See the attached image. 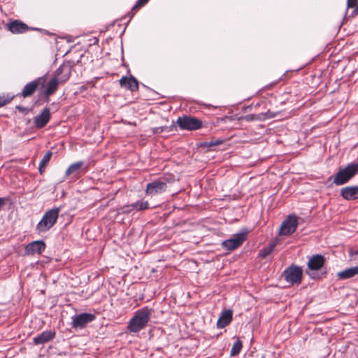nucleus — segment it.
Returning <instances> with one entry per match:
<instances>
[{
    "label": "nucleus",
    "instance_id": "nucleus-1",
    "mask_svg": "<svg viewBox=\"0 0 358 358\" xmlns=\"http://www.w3.org/2000/svg\"><path fill=\"white\" fill-rule=\"evenodd\" d=\"M307 257L308 261L306 273L313 280L325 277L327 273V270L322 271L325 264L324 257L320 254H316Z\"/></svg>",
    "mask_w": 358,
    "mask_h": 358
},
{
    "label": "nucleus",
    "instance_id": "nucleus-2",
    "mask_svg": "<svg viewBox=\"0 0 358 358\" xmlns=\"http://www.w3.org/2000/svg\"><path fill=\"white\" fill-rule=\"evenodd\" d=\"M151 313L152 309L148 306L136 311L128 323V331L131 333H138L143 329L150 319Z\"/></svg>",
    "mask_w": 358,
    "mask_h": 358
},
{
    "label": "nucleus",
    "instance_id": "nucleus-3",
    "mask_svg": "<svg viewBox=\"0 0 358 358\" xmlns=\"http://www.w3.org/2000/svg\"><path fill=\"white\" fill-rule=\"evenodd\" d=\"M60 211L61 207L53 208L47 210L36 224V231L41 234L49 231L56 224Z\"/></svg>",
    "mask_w": 358,
    "mask_h": 358
},
{
    "label": "nucleus",
    "instance_id": "nucleus-4",
    "mask_svg": "<svg viewBox=\"0 0 358 358\" xmlns=\"http://www.w3.org/2000/svg\"><path fill=\"white\" fill-rule=\"evenodd\" d=\"M358 173V163H351L344 169H340L336 174L334 183L336 185H342L348 182Z\"/></svg>",
    "mask_w": 358,
    "mask_h": 358
},
{
    "label": "nucleus",
    "instance_id": "nucleus-5",
    "mask_svg": "<svg viewBox=\"0 0 358 358\" xmlns=\"http://www.w3.org/2000/svg\"><path fill=\"white\" fill-rule=\"evenodd\" d=\"M282 275L290 285H299L302 281L303 269L300 266L292 264L284 270Z\"/></svg>",
    "mask_w": 358,
    "mask_h": 358
},
{
    "label": "nucleus",
    "instance_id": "nucleus-6",
    "mask_svg": "<svg viewBox=\"0 0 358 358\" xmlns=\"http://www.w3.org/2000/svg\"><path fill=\"white\" fill-rule=\"evenodd\" d=\"M248 231L243 229L239 232L234 234L231 237L222 242V246L227 250H233L241 246L247 239Z\"/></svg>",
    "mask_w": 358,
    "mask_h": 358
},
{
    "label": "nucleus",
    "instance_id": "nucleus-7",
    "mask_svg": "<svg viewBox=\"0 0 358 358\" xmlns=\"http://www.w3.org/2000/svg\"><path fill=\"white\" fill-rule=\"evenodd\" d=\"M176 123L181 129L188 131L199 129L202 126V122L199 119L188 115L179 117Z\"/></svg>",
    "mask_w": 358,
    "mask_h": 358
},
{
    "label": "nucleus",
    "instance_id": "nucleus-8",
    "mask_svg": "<svg viewBox=\"0 0 358 358\" xmlns=\"http://www.w3.org/2000/svg\"><path fill=\"white\" fill-rule=\"evenodd\" d=\"M298 227V217L294 214L289 215L287 218L282 222L279 235L289 236L294 234Z\"/></svg>",
    "mask_w": 358,
    "mask_h": 358
},
{
    "label": "nucleus",
    "instance_id": "nucleus-9",
    "mask_svg": "<svg viewBox=\"0 0 358 358\" xmlns=\"http://www.w3.org/2000/svg\"><path fill=\"white\" fill-rule=\"evenodd\" d=\"M96 318L94 314L83 313L78 315H74L71 317V327L76 329H83L87 324L93 322Z\"/></svg>",
    "mask_w": 358,
    "mask_h": 358
},
{
    "label": "nucleus",
    "instance_id": "nucleus-10",
    "mask_svg": "<svg viewBox=\"0 0 358 358\" xmlns=\"http://www.w3.org/2000/svg\"><path fill=\"white\" fill-rule=\"evenodd\" d=\"M166 189L164 182L157 179L147 184L145 192L147 195L154 196L166 192Z\"/></svg>",
    "mask_w": 358,
    "mask_h": 358
},
{
    "label": "nucleus",
    "instance_id": "nucleus-11",
    "mask_svg": "<svg viewBox=\"0 0 358 358\" xmlns=\"http://www.w3.org/2000/svg\"><path fill=\"white\" fill-rule=\"evenodd\" d=\"M51 117L50 110L49 108H44L41 113L34 117V123L37 129H42L45 127L49 122Z\"/></svg>",
    "mask_w": 358,
    "mask_h": 358
},
{
    "label": "nucleus",
    "instance_id": "nucleus-12",
    "mask_svg": "<svg viewBox=\"0 0 358 358\" xmlns=\"http://www.w3.org/2000/svg\"><path fill=\"white\" fill-rule=\"evenodd\" d=\"M45 248L46 245L43 241H34L26 245L25 253L29 255H41L45 251Z\"/></svg>",
    "mask_w": 358,
    "mask_h": 358
},
{
    "label": "nucleus",
    "instance_id": "nucleus-13",
    "mask_svg": "<svg viewBox=\"0 0 358 358\" xmlns=\"http://www.w3.org/2000/svg\"><path fill=\"white\" fill-rule=\"evenodd\" d=\"M42 80L43 78L39 77L28 83L24 85L21 93L17 94V96L21 95L24 98L32 96L41 83Z\"/></svg>",
    "mask_w": 358,
    "mask_h": 358
},
{
    "label": "nucleus",
    "instance_id": "nucleus-14",
    "mask_svg": "<svg viewBox=\"0 0 358 358\" xmlns=\"http://www.w3.org/2000/svg\"><path fill=\"white\" fill-rule=\"evenodd\" d=\"M55 331L53 330L43 331L33 338L35 345H41L53 340L55 337Z\"/></svg>",
    "mask_w": 358,
    "mask_h": 358
},
{
    "label": "nucleus",
    "instance_id": "nucleus-15",
    "mask_svg": "<svg viewBox=\"0 0 358 358\" xmlns=\"http://www.w3.org/2000/svg\"><path fill=\"white\" fill-rule=\"evenodd\" d=\"M71 66L69 64H62L55 71V76L59 79L60 83H65L71 76Z\"/></svg>",
    "mask_w": 358,
    "mask_h": 358
},
{
    "label": "nucleus",
    "instance_id": "nucleus-16",
    "mask_svg": "<svg viewBox=\"0 0 358 358\" xmlns=\"http://www.w3.org/2000/svg\"><path fill=\"white\" fill-rule=\"evenodd\" d=\"M120 84L122 87H124L131 92H136L138 90V80L132 76L129 78L122 76L120 80Z\"/></svg>",
    "mask_w": 358,
    "mask_h": 358
},
{
    "label": "nucleus",
    "instance_id": "nucleus-17",
    "mask_svg": "<svg viewBox=\"0 0 358 358\" xmlns=\"http://www.w3.org/2000/svg\"><path fill=\"white\" fill-rule=\"evenodd\" d=\"M83 165L82 161L76 162L71 164L65 172V177H71L72 179L78 178L80 175L81 168Z\"/></svg>",
    "mask_w": 358,
    "mask_h": 358
},
{
    "label": "nucleus",
    "instance_id": "nucleus-18",
    "mask_svg": "<svg viewBox=\"0 0 358 358\" xmlns=\"http://www.w3.org/2000/svg\"><path fill=\"white\" fill-rule=\"evenodd\" d=\"M7 27L8 29L13 34H22L29 29L25 23L17 20L7 24Z\"/></svg>",
    "mask_w": 358,
    "mask_h": 358
},
{
    "label": "nucleus",
    "instance_id": "nucleus-19",
    "mask_svg": "<svg viewBox=\"0 0 358 358\" xmlns=\"http://www.w3.org/2000/svg\"><path fill=\"white\" fill-rule=\"evenodd\" d=\"M341 196L348 201L358 199V186H348L341 190Z\"/></svg>",
    "mask_w": 358,
    "mask_h": 358
},
{
    "label": "nucleus",
    "instance_id": "nucleus-20",
    "mask_svg": "<svg viewBox=\"0 0 358 358\" xmlns=\"http://www.w3.org/2000/svg\"><path fill=\"white\" fill-rule=\"evenodd\" d=\"M233 318V312L231 310H226L222 312L221 315L217 320V327L222 329L229 324Z\"/></svg>",
    "mask_w": 358,
    "mask_h": 358
},
{
    "label": "nucleus",
    "instance_id": "nucleus-21",
    "mask_svg": "<svg viewBox=\"0 0 358 358\" xmlns=\"http://www.w3.org/2000/svg\"><path fill=\"white\" fill-rule=\"evenodd\" d=\"M149 208V203L146 201L139 200L129 206H124V213H129L132 210H143Z\"/></svg>",
    "mask_w": 358,
    "mask_h": 358
},
{
    "label": "nucleus",
    "instance_id": "nucleus-22",
    "mask_svg": "<svg viewBox=\"0 0 358 358\" xmlns=\"http://www.w3.org/2000/svg\"><path fill=\"white\" fill-rule=\"evenodd\" d=\"M358 275V266L346 268L337 273L339 280H346Z\"/></svg>",
    "mask_w": 358,
    "mask_h": 358
},
{
    "label": "nucleus",
    "instance_id": "nucleus-23",
    "mask_svg": "<svg viewBox=\"0 0 358 358\" xmlns=\"http://www.w3.org/2000/svg\"><path fill=\"white\" fill-rule=\"evenodd\" d=\"M59 83H60L59 79L54 76L47 84L45 95L48 96L52 94L57 90Z\"/></svg>",
    "mask_w": 358,
    "mask_h": 358
},
{
    "label": "nucleus",
    "instance_id": "nucleus-24",
    "mask_svg": "<svg viewBox=\"0 0 358 358\" xmlns=\"http://www.w3.org/2000/svg\"><path fill=\"white\" fill-rule=\"evenodd\" d=\"M52 155V152L50 151L47 152L44 156L43 157L42 159L40 162L39 166H38V171L41 174H42L45 169V167L48 162H50L51 157Z\"/></svg>",
    "mask_w": 358,
    "mask_h": 358
},
{
    "label": "nucleus",
    "instance_id": "nucleus-25",
    "mask_svg": "<svg viewBox=\"0 0 358 358\" xmlns=\"http://www.w3.org/2000/svg\"><path fill=\"white\" fill-rule=\"evenodd\" d=\"M243 348L242 341L238 338L233 344L232 348L231 349L230 355L236 356L238 355Z\"/></svg>",
    "mask_w": 358,
    "mask_h": 358
},
{
    "label": "nucleus",
    "instance_id": "nucleus-26",
    "mask_svg": "<svg viewBox=\"0 0 358 358\" xmlns=\"http://www.w3.org/2000/svg\"><path fill=\"white\" fill-rule=\"evenodd\" d=\"M15 97L14 94H8L6 95L0 96V107H2L10 103Z\"/></svg>",
    "mask_w": 358,
    "mask_h": 358
},
{
    "label": "nucleus",
    "instance_id": "nucleus-27",
    "mask_svg": "<svg viewBox=\"0 0 358 358\" xmlns=\"http://www.w3.org/2000/svg\"><path fill=\"white\" fill-rule=\"evenodd\" d=\"M224 141L222 139H215L210 141L204 142L203 145L208 148H212L213 147L222 144Z\"/></svg>",
    "mask_w": 358,
    "mask_h": 358
},
{
    "label": "nucleus",
    "instance_id": "nucleus-28",
    "mask_svg": "<svg viewBox=\"0 0 358 358\" xmlns=\"http://www.w3.org/2000/svg\"><path fill=\"white\" fill-rule=\"evenodd\" d=\"M273 251L267 246L261 249L259 252V257L262 258H266L268 257Z\"/></svg>",
    "mask_w": 358,
    "mask_h": 358
},
{
    "label": "nucleus",
    "instance_id": "nucleus-29",
    "mask_svg": "<svg viewBox=\"0 0 358 358\" xmlns=\"http://www.w3.org/2000/svg\"><path fill=\"white\" fill-rule=\"evenodd\" d=\"M161 181H164L165 185L167 183H171L175 181V176L172 174L165 175L164 177L159 178Z\"/></svg>",
    "mask_w": 358,
    "mask_h": 358
},
{
    "label": "nucleus",
    "instance_id": "nucleus-30",
    "mask_svg": "<svg viewBox=\"0 0 358 358\" xmlns=\"http://www.w3.org/2000/svg\"><path fill=\"white\" fill-rule=\"evenodd\" d=\"M166 129H167L166 126L164 127H157L151 128V131L152 134H159L164 132Z\"/></svg>",
    "mask_w": 358,
    "mask_h": 358
},
{
    "label": "nucleus",
    "instance_id": "nucleus-31",
    "mask_svg": "<svg viewBox=\"0 0 358 358\" xmlns=\"http://www.w3.org/2000/svg\"><path fill=\"white\" fill-rule=\"evenodd\" d=\"M259 115L261 116L262 120L271 119L275 116V115L273 113L271 112L270 110H268L265 113H260L259 114Z\"/></svg>",
    "mask_w": 358,
    "mask_h": 358
},
{
    "label": "nucleus",
    "instance_id": "nucleus-32",
    "mask_svg": "<svg viewBox=\"0 0 358 358\" xmlns=\"http://www.w3.org/2000/svg\"><path fill=\"white\" fill-rule=\"evenodd\" d=\"M245 120H248V121H254V120H262V117L260 115H254V114H252V115H246L245 116Z\"/></svg>",
    "mask_w": 358,
    "mask_h": 358
},
{
    "label": "nucleus",
    "instance_id": "nucleus-33",
    "mask_svg": "<svg viewBox=\"0 0 358 358\" xmlns=\"http://www.w3.org/2000/svg\"><path fill=\"white\" fill-rule=\"evenodd\" d=\"M15 109L24 115H27L29 111V108L20 106V105L16 106Z\"/></svg>",
    "mask_w": 358,
    "mask_h": 358
},
{
    "label": "nucleus",
    "instance_id": "nucleus-34",
    "mask_svg": "<svg viewBox=\"0 0 358 358\" xmlns=\"http://www.w3.org/2000/svg\"><path fill=\"white\" fill-rule=\"evenodd\" d=\"M148 1H149V0H138L136 1V3H135V5L133 6L132 9H136V8H140L141 6H143Z\"/></svg>",
    "mask_w": 358,
    "mask_h": 358
},
{
    "label": "nucleus",
    "instance_id": "nucleus-35",
    "mask_svg": "<svg viewBox=\"0 0 358 358\" xmlns=\"http://www.w3.org/2000/svg\"><path fill=\"white\" fill-rule=\"evenodd\" d=\"M357 0H347L348 7H354Z\"/></svg>",
    "mask_w": 358,
    "mask_h": 358
},
{
    "label": "nucleus",
    "instance_id": "nucleus-36",
    "mask_svg": "<svg viewBox=\"0 0 358 358\" xmlns=\"http://www.w3.org/2000/svg\"><path fill=\"white\" fill-rule=\"evenodd\" d=\"M277 245V243L276 241H272L269 243V245H268V247L272 250L273 251V250L275 249V246Z\"/></svg>",
    "mask_w": 358,
    "mask_h": 358
},
{
    "label": "nucleus",
    "instance_id": "nucleus-37",
    "mask_svg": "<svg viewBox=\"0 0 358 358\" xmlns=\"http://www.w3.org/2000/svg\"><path fill=\"white\" fill-rule=\"evenodd\" d=\"M6 200V198L0 197V209L5 205Z\"/></svg>",
    "mask_w": 358,
    "mask_h": 358
},
{
    "label": "nucleus",
    "instance_id": "nucleus-38",
    "mask_svg": "<svg viewBox=\"0 0 358 358\" xmlns=\"http://www.w3.org/2000/svg\"><path fill=\"white\" fill-rule=\"evenodd\" d=\"M166 127L167 129H166L164 131H166V132L172 131L173 130V129L175 128L174 124H172L170 127H167V126H166Z\"/></svg>",
    "mask_w": 358,
    "mask_h": 358
},
{
    "label": "nucleus",
    "instance_id": "nucleus-39",
    "mask_svg": "<svg viewBox=\"0 0 358 358\" xmlns=\"http://www.w3.org/2000/svg\"><path fill=\"white\" fill-rule=\"evenodd\" d=\"M357 8H358V6H357Z\"/></svg>",
    "mask_w": 358,
    "mask_h": 358
}]
</instances>
